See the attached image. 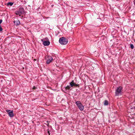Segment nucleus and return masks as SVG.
Masks as SVG:
<instances>
[{"instance_id":"16","label":"nucleus","mask_w":135,"mask_h":135,"mask_svg":"<svg viewBox=\"0 0 135 135\" xmlns=\"http://www.w3.org/2000/svg\"><path fill=\"white\" fill-rule=\"evenodd\" d=\"M2 22V20H0V24H1Z\"/></svg>"},{"instance_id":"8","label":"nucleus","mask_w":135,"mask_h":135,"mask_svg":"<svg viewBox=\"0 0 135 135\" xmlns=\"http://www.w3.org/2000/svg\"><path fill=\"white\" fill-rule=\"evenodd\" d=\"M18 11L20 12V13H21L22 15L24 13L25 11L24 8L22 7L19 8Z\"/></svg>"},{"instance_id":"13","label":"nucleus","mask_w":135,"mask_h":135,"mask_svg":"<svg viewBox=\"0 0 135 135\" xmlns=\"http://www.w3.org/2000/svg\"><path fill=\"white\" fill-rule=\"evenodd\" d=\"M70 87L69 85H68L65 88V89L66 90H69Z\"/></svg>"},{"instance_id":"11","label":"nucleus","mask_w":135,"mask_h":135,"mask_svg":"<svg viewBox=\"0 0 135 135\" xmlns=\"http://www.w3.org/2000/svg\"><path fill=\"white\" fill-rule=\"evenodd\" d=\"M104 105H107L108 104V101L107 100H105L104 102Z\"/></svg>"},{"instance_id":"17","label":"nucleus","mask_w":135,"mask_h":135,"mask_svg":"<svg viewBox=\"0 0 135 135\" xmlns=\"http://www.w3.org/2000/svg\"><path fill=\"white\" fill-rule=\"evenodd\" d=\"M134 4L135 5V0H134L133 1Z\"/></svg>"},{"instance_id":"18","label":"nucleus","mask_w":135,"mask_h":135,"mask_svg":"<svg viewBox=\"0 0 135 135\" xmlns=\"http://www.w3.org/2000/svg\"><path fill=\"white\" fill-rule=\"evenodd\" d=\"M48 133L49 134H50V132L49 131H48Z\"/></svg>"},{"instance_id":"5","label":"nucleus","mask_w":135,"mask_h":135,"mask_svg":"<svg viewBox=\"0 0 135 135\" xmlns=\"http://www.w3.org/2000/svg\"><path fill=\"white\" fill-rule=\"evenodd\" d=\"M47 58V60L46 61V64H48L52 62L53 58L51 56H48Z\"/></svg>"},{"instance_id":"12","label":"nucleus","mask_w":135,"mask_h":135,"mask_svg":"<svg viewBox=\"0 0 135 135\" xmlns=\"http://www.w3.org/2000/svg\"><path fill=\"white\" fill-rule=\"evenodd\" d=\"M13 4V2H9L7 4V5L8 6L9 5L10 6H12Z\"/></svg>"},{"instance_id":"15","label":"nucleus","mask_w":135,"mask_h":135,"mask_svg":"<svg viewBox=\"0 0 135 135\" xmlns=\"http://www.w3.org/2000/svg\"><path fill=\"white\" fill-rule=\"evenodd\" d=\"M3 29L1 26H0V31H2Z\"/></svg>"},{"instance_id":"4","label":"nucleus","mask_w":135,"mask_h":135,"mask_svg":"<svg viewBox=\"0 0 135 135\" xmlns=\"http://www.w3.org/2000/svg\"><path fill=\"white\" fill-rule=\"evenodd\" d=\"M6 112L8 113L9 117H12L14 116L13 111L10 110H6Z\"/></svg>"},{"instance_id":"6","label":"nucleus","mask_w":135,"mask_h":135,"mask_svg":"<svg viewBox=\"0 0 135 135\" xmlns=\"http://www.w3.org/2000/svg\"><path fill=\"white\" fill-rule=\"evenodd\" d=\"M70 85L71 87L75 86L76 87H79V84H76L74 82V81L72 80L71 82L70 83Z\"/></svg>"},{"instance_id":"7","label":"nucleus","mask_w":135,"mask_h":135,"mask_svg":"<svg viewBox=\"0 0 135 135\" xmlns=\"http://www.w3.org/2000/svg\"><path fill=\"white\" fill-rule=\"evenodd\" d=\"M41 41L43 42V44L45 46H47L49 45L50 43V42L49 41H44L43 39H41Z\"/></svg>"},{"instance_id":"14","label":"nucleus","mask_w":135,"mask_h":135,"mask_svg":"<svg viewBox=\"0 0 135 135\" xmlns=\"http://www.w3.org/2000/svg\"><path fill=\"white\" fill-rule=\"evenodd\" d=\"M130 47L132 49H133L134 48V47L133 44H130Z\"/></svg>"},{"instance_id":"10","label":"nucleus","mask_w":135,"mask_h":135,"mask_svg":"<svg viewBox=\"0 0 135 135\" xmlns=\"http://www.w3.org/2000/svg\"><path fill=\"white\" fill-rule=\"evenodd\" d=\"M15 13L17 15H19V16H21V15H22L21 13H20V12L18 11H16L15 12Z\"/></svg>"},{"instance_id":"1","label":"nucleus","mask_w":135,"mask_h":135,"mask_svg":"<svg viewBox=\"0 0 135 135\" xmlns=\"http://www.w3.org/2000/svg\"><path fill=\"white\" fill-rule=\"evenodd\" d=\"M123 93V88L121 86L117 87L115 91V95L119 96L121 95Z\"/></svg>"},{"instance_id":"9","label":"nucleus","mask_w":135,"mask_h":135,"mask_svg":"<svg viewBox=\"0 0 135 135\" xmlns=\"http://www.w3.org/2000/svg\"><path fill=\"white\" fill-rule=\"evenodd\" d=\"M13 22L16 25V26L20 25V22L19 20L14 21Z\"/></svg>"},{"instance_id":"2","label":"nucleus","mask_w":135,"mask_h":135,"mask_svg":"<svg viewBox=\"0 0 135 135\" xmlns=\"http://www.w3.org/2000/svg\"><path fill=\"white\" fill-rule=\"evenodd\" d=\"M59 42V43L61 45H65L68 43V40L66 38L63 37L60 38Z\"/></svg>"},{"instance_id":"3","label":"nucleus","mask_w":135,"mask_h":135,"mask_svg":"<svg viewBox=\"0 0 135 135\" xmlns=\"http://www.w3.org/2000/svg\"><path fill=\"white\" fill-rule=\"evenodd\" d=\"M75 104L77 105L80 110L81 111L83 110L84 107L82 104L79 101H77L75 102Z\"/></svg>"}]
</instances>
